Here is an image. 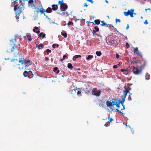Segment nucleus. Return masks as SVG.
Listing matches in <instances>:
<instances>
[{"mask_svg": "<svg viewBox=\"0 0 151 151\" xmlns=\"http://www.w3.org/2000/svg\"><path fill=\"white\" fill-rule=\"evenodd\" d=\"M24 2V0H19V6L18 7V4L15 5L14 7V10L15 11L16 18L18 19L20 14L24 9V6L22 4Z\"/></svg>", "mask_w": 151, "mask_h": 151, "instance_id": "obj_1", "label": "nucleus"}, {"mask_svg": "<svg viewBox=\"0 0 151 151\" xmlns=\"http://www.w3.org/2000/svg\"><path fill=\"white\" fill-rule=\"evenodd\" d=\"M131 89V88L130 87H128L127 88H125L124 90L123 91V95L121 97V101L119 99V101L122 105L123 108L120 109L121 111H122L123 110L125 109V108L124 106V103L125 101V99L126 97V96L127 95V93H129V91Z\"/></svg>", "mask_w": 151, "mask_h": 151, "instance_id": "obj_2", "label": "nucleus"}, {"mask_svg": "<svg viewBox=\"0 0 151 151\" xmlns=\"http://www.w3.org/2000/svg\"><path fill=\"white\" fill-rule=\"evenodd\" d=\"M118 99H112L110 101H106V105L107 107H109L111 109H112V107H113L115 105L117 107H119V105H120V103L119 101H118Z\"/></svg>", "mask_w": 151, "mask_h": 151, "instance_id": "obj_3", "label": "nucleus"}, {"mask_svg": "<svg viewBox=\"0 0 151 151\" xmlns=\"http://www.w3.org/2000/svg\"><path fill=\"white\" fill-rule=\"evenodd\" d=\"M11 44L8 47L7 50V52H12L13 51L14 47H17L15 46V43L16 42L15 38L12 39L10 40Z\"/></svg>", "mask_w": 151, "mask_h": 151, "instance_id": "obj_4", "label": "nucleus"}, {"mask_svg": "<svg viewBox=\"0 0 151 151\" xmlns=\"http://www.w3.org/2000/svg\"><path fill=\"white\" fill-rule=\"evenodd\" d=\"M60 4V8L62 11H65L68 8V6L63 2V0L59 1L58 5Z\"/></svg>", "mask_w": 151, "mask_h": 151, "instance_id": "obj_5", "label": "nucleus"}, {"mask_svg": "<svg viewBox=\"0 0 151 151\" xmlns=\"http://www.w3.org/2000/svg\"><path fill=\"white\" fill-rule=\"evenodd\" d=\"M23 59L24 58L23 57L20 58L19 60V62L21 63L22 65H25L26 66L27 65L29 66L31 65V63L29 60H24Z\"/></svg>", "mask_w": 151, "mask_h": 151, "instance_id": "obj_6", "label": "nucleus"}, {"mask_svg": "<svg viewBox=\"0 0 151 151\" xmlns=\"http://www.w3.org/2000/svg\"><path fill=\"white\" fill-rule=\"evenodd\" d=\"M134 10L133 9H131L130 10H128L127 12H124V14L126 16H127L130 15L132 17H133V14Z\"/></svg>", "mask_w": 151, "mask_h": 151, "instance_id": "obj_7", "label": "nucleus"}, {"mask_svg": "<svg viewBox=\"0 0 151 151\" xmlns=\"http://www.w3.org/2000/svg\"><path fill=\"white\" fill-rule=\"evenodd\" d=\"M133 69V73L136 75H138L141 74L142 73V69H139L137 67H134Z\"/></svg>", "mask_w": 151, "mask_h": 151, "instance_id": "obj_8", "label": "nucleus"}, {"mask_svg": "<svg viewBox=\"0 0 151 151\" xmlns=\"http://www.w3.org/2000/svg\"><path fill=\"white\" fill-rule=\"evenodd\" d=\"M101 93V91L100 90H98L96 88L93 89V91L92 93V94L96 96H99Z\"/></svg>", "mask_w": 151, "mask_h": 151, "instance_id": "obj_9", "label": "nucleus"}, {"mask_svg": "<svg viewBox=\"0 0 151 151\" xmlns=\"http://www.w3.org/2000/svg\"><path fill=\"white\" fill-rule=\"evenodd\" d=\"M115 42H116V40L114 41L113 39H110L107 42L109 45H115L116 44H115Z\"/></svg>", "mask_w": 151, "mask_h": 151, "instance_id": "obj_10", "label": "nucleus"}, {"mask_svg": "<svg viewBox=\"0 0 151 151\" xmlns=\"http://www.w3.org/2000/svg\"><path fill=\"white\" fill-rule=\"evenodd\" d=\"M133 49H134V52L138 55H140L141 53L139 52V51L138 50V48L137 47L134 48L133 47Z\"/></svg>", "mask_w": 151, "mask_h": 151, "instance_id": "obj_11", "label": "nucleus"}, {"mask_svg": "<svg viewBox=\"0 0 151 151\" xmlns=\"http://www.w3.org/2000/svg\"><path fill=\"white\" fill-rule=\"evenodd\" d=\"M71 93L73 97L75 98L77 95L76 89L74 88L73 90H71Z\"/></svg>", "mask_w": 151, "mask_h": 151, "instance_id": "obj_12", "label": "nucleus"}, {"mask_svg": "<svg viewBox=\"0 0 151 151\" xmlns=\"http://www.w3.org/2000/svg\"><path fill=\"white\" fill-rule=\"evenodd\" d=\"M68 68L72 70H77L78 72L80 73L81 71V70L79 68H73V67H68Z\"/></svg>", "mask_w": 151, "mask_h": 151, "instance_id": "obj_13", "label": "nucleus"}, {"mask_svg": "<svg viewBox=\"0 0 151 151\" xmlns=\"http://www.w3.org/2000/svg\"><path fill=\"white\" fill-rule=\"evenodd\" d=\"M58 5L53 4L52 5V9L54 11L57 10L58 9Z\"/></svg>", "mask_w": 151, "mask_h": 151, "instance_id": "obj_14", "label": "nucleus"}, {"mask_svg": "<svg viewBox=\"0 0 151 151\" xmlns=\"http://www.w3.org/2000/svg\"><path fill=\"white\" fill-rule=\"evenodd\" d=\"M101 25L102 26H104L106 27H108V25H110L111 26V25L110 24H106L104 21H101Z\"/></svg>", "mask_w": 151, "mask_h": 151, "instance_id": "obj_15", "label": "nucleus"}, {"mask_svg": "<svg viewBox=\"0 0 151 151\" xmlns=\"http://www.w3.org/2000/svg\"><path fill=\"white\" fill-rule=\"evenodd\" d=\"M29 72L32 73V71H25L23 73V75L24 76L27 77L29 73Z\"/></svg>", "mask_w": 151, "mask_h": 151, "instance_id": "obj_16", "label": "nucleus"}, {"mask_svg": "<svg viewBox=\"0 0 151 151\" xmlns=\"http://www.w3.org/2000/svg\"><path fill=\"white\" fill-rule=\"evenodd\" d=\"M45 11L47 13H50L52 12V9L50 7H49Z\"/></svg>", "mask_w": 151, "mask_h": 151, "instance_id": "obj_17", "label": "nucleus"}, {"mask_svg": "<svg viewBox=\"0 0 151 151\" xmlns=\"http://www.w3.org/2000/svg\"><path fill=\"white\" fill-rule=\"evenodd\" d=\"M81 56L80 55H76L73 57V60L74 61L76 59V58L79 57L81 58Z\"/></svg>", "mask_w": 151, "mask_h": 151, "instance_id": "obj_18", "label": "nucleus"}, {"mask_svg": "<svg viewBox=\"0 0 151 151\" xmlns=\"http://www.w3.org/2000/svg\"><path fill=\"white\" fill-rule=\"evenodd\" d=\"M121 71L122 72H124L123 73L124 74H127L128 73V71L127 69H121Z\"/></svg>", "mask_w": 151, "mask_h": 151, "instance_id": "obj_19", "label": "nucleus"}, {"mask_svg": "<svg viewBox=\"0 0 151 151\" xmlns=\"http://www.w3.org/2000/svg\"><path fill=\"white\" fill-rule=\"evenodd\" d=\"M118 108L116 109V110L118 112H119V113L122 114V115H124L125 114L123 113V111H120L119 110V109L120 108V105H119V107H118Z\"/></svg>", "mask_w": 151, "mask_h": 151, "instance_id": "obj_20", "label": "nucleus"}, {"mask_svg": "<svg viewBox=\"0 0 151 151\" xmlns=\"http://www.w3.org/2000/svg\"><path fill=\"white\" fill-rule=\"evenodd\" d=\"M61 35L65 38L67 37V33L64 31H63L62 32Z\"/></svg>", "mask_w": 151, "mask_h": 151, "instance_id": "obj_21", "label": "nucleus"}, {"mask_svg": "<svg viewBox=\"0 0 151 151\" xmlns=\"http://www.w3.org/2000/svg\"><path fill=\"white\" fill-rule=\"evenodd\" d=\"M25 37L29 41H31L32 40L31 37L30 35H27Z\"/></svg>", "mask_w": 151, "mask_h": 151, "instance_id": "obj_22", "label": "nucleus"}, {"mask_svg": "<svg viewBox=\"0 0 151 151\" xmlns=\"http://www.w3.org/2000/svg\"><path fill=\"white\" fill-rule=\"evenodd\" d=\"M145 78L146 79H149L150 78V75L148 73L146 74L145 76Z\"/></svg>", "mask_w": 151, "mask_h": 151, "instance_id": "obj_23", "label": "nucleus"}, {"mask_svg": "<svg viewBox=\"0 0 151 151\" xmlns=\"http://www.w3.org/2000/svg\"><path fill=\"white\" fill-rule=\"evenodd\" d=\"M39 37H42L43 38H44L45 36V34H43L42 32H41L39 35Z\"/></svg>", "mask_w": 151, "mask_h": 151, "instance_id": "obj_24", "label": "nucleus"}, {"mask_svg": "<svg viewBox=\"0 0 151 151\" xmlns=\"http://www.w3.org/2000/svg\"><path fill=\"white\" fill-rule=\"evenodd\" d=\"M94 22L96 24L98 25L100 23V21L99 19H96L94 21Z\"/></svg>", "mask_w": 151, "mask_h": 151, "instance_id": "obj_25", "label": "nucleus"}, {"mask_svg": "<svg viewBox=\"0 0 151 151\" xmlns=\"http://www.w3.org/2000/svg\"><path fill=\"white\" fill-rule=\"evenodd\" d=\"M58 68L57 67H55V68H54L53 69V71L55 72H56V71H57V72L56 73H59V72H60V71L59 70H58Z\"/></svg>", "mask_w": 151, "mask_h": 151, "instance_id": "obj_26", "label": "nucleus"}, {"mask_svg": "<svg viewBox=\"0 0 151 151\" xmlns=\"http://www.w3.org/2000/svg\"><path fill=\"white\" fill-rule=\"evenodd\" d=\"M43 47L44 45L42 43H40V44H39L38 47V48L39 49H40V48H43Z\"/></svg>", "mask_w": 151, "mask_h": 151, "instance_id": "obj_27", "label": "nucleus"}, {"mask_svg": "<svg viewBox=\"0 0 151 151\" xmlns=\"http://www.w3.org/2000/svg\"><path fill=\"white\" fill-rule=\"evenodd\" d=\"M93 58V55H89L88 56V57L86 58V59L88 60H89L92 59Z\"/></svg>", "mask_w": 151, "mask_h": 151, "instance_id": "obj_28", "label": "nucleus"}, {"mask_svg": "<svg viewBox=\"0 0 151 151\" xmlns=\"http://www.w3.org/2000/svg\"><path fill=\"white\" fill-rule=\"evenodd\" d=\"M96 55L98 56H100L101 55V52L100 51H97L96 52Z\"/></svg>", "mask_w": 151, "mask_h": 151, "instance_id": "obj_29", "label": "nucleus"}, {"mask_svg": "<svg viewBox=\"0 0 151 151\" xmlns=\"http://www.w3.org/2000/svg\"><path fill=\"white\" fill-rule=\"evenodd\" d=\"M86 91L88 93H92H92L93 91V89H89L88 90H87Z\"/></svg>", "mask_w": 151, "mask_h": 151, "instance_id": "obj_30", "label": "nucleus"}, {"mask_svg": "<svg viewBox=\"0 0 151 151\" xmlns=\"http://www.w3.org/2000/svg\"><path fill=\"white\" fill-rule=\"evenodd\" d=\"M28 4H33L34 2L33 0H28Z\"/></svg>", "mask_w": 151, "mask_h": 151, "instance_id": "obj_31", "label": "nucleus"}, {"mask_svg": "<svg viewBox=\"0 0 151 151\" xmlns=\"http://www.w3.org/2000/svg\"><path fill=\"white\" fill-rule=\"evenodd\" d=\"M76 92L77 93V95H81V91H80L79 90H77V89H76Z\"/></svg>", "mask_w": 151, "mask_h": 151, "instance_id": "obj_32", "label": "nucleus"}, {"mask_svg": "<svg viewBox=\"0 0 151 151\" xmlns=\"http://www.w3.org/2000/svg\"><path fill=\"white\" fill-rule=\"evenodd\" d=\"M46 52L47 53V54H48L49 53H51V50L49 49H47L46 50Z\"/></svg>", "mask_w": 151, "mask_h": 151, "instance_id": "obj_33", "label": "nucleus"}, {"mask_svg": "<svg viewBox=\"0 0 151 151\" xmlns=\"http://www.w3.org/2000/svg\"><path fill=\"white\" fill-rule=\"evenodd\" d=\"M94 29H95L96 31V32H98L99 30V29L97 26H96L95 27Z\"/></svg>", "mask_w": 151, "mask_h": 151, "instance_id": "obj_34", "label": "nucleus"}, {"mask_svg": "<svg viewBox=\"0 0 151 151\" xmlns=\"http://www.w3.org/2000/svg\"><path fill=\"white\" fill-rule=\"evenodd\" d=\"M40 12L41 14L43 13L44 15L45 16V13H44L45 12V11H43L40 10Z\"/></svg>", "mask_w": 151, "mask_h": 151, "instance_id": "obj_35", "label": "nucleus"}, {"mask_svg": "<svg viewBox=\"0 0 151 151\" xmlns=\"http://www.w3.org/2000/svg\"><path fill=\"white\" fill-rule=\"evenodd\" d=\"M73 23L72 22H71V21H70V22H69L68 23V24H68V26H69V25H71V24L73 25Z\"/></svg>", "mask_w": 151, "mask_h": 151, "instance_id": "obj_36", "label": "nucleus"}, {"mask_svg": "<svg viewBox=\"0 0 151 151\" xmlns=\"http://www.w3.org/2000/svg\"><path fill=\"white\" fill-rule=\"evenodd\" d=\"M121 22V20L119 19H115V22L116 23H117V22Z\"/></svg>", "mask_w": 151, "mask_h": 151, "instance_id": "obj_37", "label": "nucleus"}, {"mask_svg": "<svg viewBox=\"0 0 151 151\" xmlns=\"http://www.w3.org/2000/svg\"><path fill=\"white\" fill-rule=\"evenodd\" d=\"M126 46L127 48H128L129 47V45L127 42L126 43Z\"/></svg>", "mask_w": 151, "mask_h": 151, "instance_id": "obj_38", "label": "nucleus"}, {"mask_svg": "<svg viewBox=\"0 0 151 151\" xmlns=\"http://www.w3.org/2000/svg\"><path fill=\"white\" fill-rule=\"evenodd\" d=\"M87 1H89L91 2V4H93V1L92 0H86Z\"/></svg>", "mask_w": 151, "mask_h": 151, "instance_id": "obj_39", "label": "nucleus"}, {"mask_svg": "<svg viewBox=\"0 0 151 151\" xmlns=\"http://www.w3.org/2000/svg\"><path fill=\"white\" fill-rule=\"evenodd\" d=\"M56 44H53L52 45V47L53 48H55L56 47Z\"/></svg>", "mask_w": 151, "mask_h": 151, "instance_id": "obj_40", "label": "nucleus"}, {"mask_svg": "<svg viewBox=\"0 0 151 151\" xmlns=\"http://www.w3.org/2000/svg\"><path fill=\"white\" fill-rule=\"evenodd\" d=\"M40 9L39 8H37V9L36 10V12H37V13H38L39 12H40Z\"/></svg>", "mask_w": 151, "mask_h": 151, "instance_id": "obj_41", "label": "nucleus"}, {"mask_svg": "<svg viewBox=\"0 0 151 151\" xmlns=\"http://www.w3.org/2000/svg\"><path fill=\"white\" fill-rule=\"evenodd\" d=\"M144 23L146 24H148V22H147V20H145L144 22Z\"/></svg>", "mask_w": 151, "mask_h": 151, "instance_id": "obj_42", "label": "nucleus"}, {"mask_svg": "<svg viewBox=\"0 0 151 151\" xmlns=\"http://www.w3.org/2000/svg\"><path fill=\"white\" fill-rule=\"evenodd\" d=\"M67 57V56L66 55H64L63 56V59H64L66 58Z\"/></svg>", "mask_w": 151, "mask_h": 151, "instance_id": "obj_43", "label": "nucleus"}, {"mask_svg": "<svg viewBox=\"0 0 151 151\" xmlns=\"http://www.w3.org/2000/svg\"><path fill=\"white\" fill-rule=\"evenodd\" d=\"M12 1H13L14 2H15V3H17L18 2V0H12Z\"/></svg>", "mask_w": 151, "mask_h": 151, "instance_id": "obj_44", "label": "nucleus"}, {"mask_svg": "<svg viewBox=\"0 0 151 151\" xmlns=\"http://www.w3.org/2000/svg\"><path fill=\"white\" fill-rule=\"evenodd\" d=\"M96 32V31L95 30H93L92 32V33L93 34V35H94V33H95Z\"/></svg>", "mask_w": 151, "mask_h": 151, "instance_id": "obj_45", "label": "nucleus"}, {"mask_svg": "<svg viewBox=\"0 0 151 151\" xmlns=\"http://www.w3.org/2000/svg\"><path fill=\"white\" fill-rule=\"evenodd\" d=\"M86 6V7H87L88 6V5L87 4V3H85L84 6Z\"/></svg>", "mask_w": 151, "mask_h": 151, "instance_id": "obj_46", "label": "nucleus"}, {"mask_svg": "<svg viewBox=\"0 0 151 151\" xmlns=\"http://www.w3.org/2000/svg\"><path fill=\"white\" fill-rule=\"evenodd\" d=\"M45 60L47 61V60H48L49 58L48 57H45Z\"/></svg>", "mask_w": 151, "mask_h": 151, "instance_id": "obj_47", "label": "nucleus"}, {"mask_svg": "<svg viewBox=\"0 0 151 151\" xmlns=\"http://www.w3.org/2000/svg\"><path fill=\"white\" fill-rule=\"evenodd\" d=\"M113 119L111 118L109 120V122H111V121H113Z\"/></svg>", "mask_w": 151, "mask_h": 151, "instance_id": "obj_48", "label": "nucleus"}, {"mask_svg": "<svg viewBox=\"0 0 151 151\" xmlns=\"http://www.w3.org/2000/svg\"><path fill=\"white\" fill-rule=\"evenodd\" d=\"M119 55L118 54H116V58H119Z\"/></svg>", "mask_w": 151, "mask_h": 151, "instance_id": "obj_49", "label": "nucleus"}, {"mask_svg": "<svg viewBox=\"0 0 151 151\" xmlns=\"http://www.w3.org/2000/svg\"><path fill=\"white\" fill-rule=\"evenodd\" d=\"M129 25L128 24H127V27H126V29L127 30L129 28Z\"/></svg>", "mask_w": 151, "mask_h": 151, "instance_id": "obj_50", "label": "nucleus"}, {"mask_svg": "<svg viewBox=\"0 0 151 151\" xmlns=\"http://www.w3.org/2000/svg\"><path fill=\"white\" fill-rule=\"evenodd\" d=\"M128 99L129 100V101H131L132 100V98H131V96L129 97H129H128Z\"/></svg>", "mask_w": 151, "mask_h": 151, "instance_id": "obj_51", "label": "nucleus"}, {"mask_svg": "<svg viewBox=\"0 0 151 151\" xmlns=\"http://www.w3.org/2000/svg\"><path fill=\"white\" fill-rule=\"evenodd\" d=\"M67 66H72V65L71 63H69L68 64Z\"/></svg>", "mask_w": 151, "mask_h": 151, "instance_id": "obj_52", "label": "nucleus"}, {"mask_svg": "<svg viewBox=\"0 0 151 151\" xmlns=\"http://www.w3.org/2000/svg\"><path fill=\"white\" fill-rule=\"evenodd\" d=\"M108 123H109V122H107L105 124V125H104L105 126H106L108 124Z\"/></svg>", "mask_w": 151, "mask_h": 151, "instance_id": "obj_53", "label": "nucleus"}, {"mask_svg": "<svg viewBox=\"0 0 151 151\" xmlns=\"http://www.w3.org/2000/svg\"><path fill=\"white\" fill-rule=\"evenodd\" d=\"M35 29L36 30H37L38 29V27H35Z\"/></svg>", "mask_w": 151, "mask_h": 151, "instance_id": "obj_54", "label": "nucleus"}, {"mask_svg": "<svg viewBox=\"0 0 151 151\" xmlns=\"http://www.w3.org/2000/svg\"><path fill=\"white\" fill-rule=\"evenodd\" d=\"M31 71L30 69H27L26 68V70L25 71Z\"/></svg>", "mask_w": 151, "mask_h": 151, "instance_id": "obj_55", "label": "nucleus"}, {"mask_svg": "<svg viewBox=\"0 0 151 151\" xmlns=\"http://www.w3.org/2000/svg\"><path fill=\"white\" fill-rule=\"evenodd\" d=\"M40 32V31H37L36 32V33H37V34H39V33Z\"/></svg>", "mask_w": 151, "mask_h": 151, "instance_id": "obj_56", "label": "nucleus"}, {"mask_svg": "<svg viewBox=\"0 0 151 151\" xmlns=\"http://www.w3.org/2000/svg\"><path fill=\"white\" fill-rule=\"evenodd\" d=\"M129 93V95L128 96L129 97L131 96L132 95V93H130V92Z\"/></svg>", "mask_w": 151, "mask_h": 151, "instance_id": "obj_57", "label": "nucleus"}, {"mask_svg": "<svg viewBox=\"0 0 151 151\" xmlns=\"http://www.w3.org/2000/svg\"><path fill=\"white\" fill-rule=\"evenodd\" d=\"M33 31L34 32H36V29H33Z\"/></svg>", "mask_w": 151, "mask_h": 151, "instance_id": "obj_58", "label": "nucleus"}, {"mask_svg": "<svg viewBox=\"0 0 151 151\" xmlns=\"http://www.w3.org/2000/svg\"><path fill=\"white\" fill-rule=\"evenodd\" d=\"M118 67H113V68L114 69L117 68Z\"/></svg>", "mask_w": 151, "mask_h": 151, "instance_id": "obj_59", "label": "nucleus"}, {"mask_svg": "<svg viewBox=\"0 0 151 151\" xmlns=\"http://www.w3.org/2000/svg\"><path fill=\"white\" fill-rule=\"evenodd\" d=\"M14 60H16V61H18V59H16H16H14V60H13V61H14Z\"/></svg>", "mask_w": 151, "mask_h": 151, "instance_id": "obj_60", "label": "nucleus"}, {"mask_svg": "<svg viewBox=\"0 0 151 151\" xmlns=\"http://www.w3.org/2000/svg\"><path fill=\"white\" fill-rule=\"evenodd\" d=\"M56 46H57V47H58L59 46V45L58 44H56Z\"/></svg>", "mask_w": 151, "mask_h": 151, "instance_id": "obj_61", "label": "nucleus"}, {"mask_svg": "<svg viewBox=\"0 0 151 151\" xmlns=\"http://www.w3.org/2000/svg\"><path fill=\"white\" fill-rule=\"evenodd\" d=\"M88 22L89 23H91L94 24V23L93 22Z\"/></svg>", "mask_w": 151, "mask_h": 151, "instance_id": "obj_62", "label": "nucleus"}, {"mask_svg": "<svg viewBox=\"0 0 151 151\" xmlns=\"http://www.w3.org/2000/svg\"><path fill=\"white\" fill-rule=\"evenodd\" d=\"M105 2H106V3H109L108 1L107 0H106V1H105Z\"/></svg>", "mask_w": 151, "mask_h": 151, "instance_id": "obj_63", "label": "nucleus"}, {"mask_svg": "<svg viewBox=\"0 0 151 151\" xmlns=\"http://www.w3.org/2000/svg\"><path fill=\"white\" fill-rule=\"evenodd\" d=\"M43 10V11H45V10L43 8H42V10Z\"/></svg>", "mask_w": 151, "mask_h": 151, "instance_id": "obj_64", "label": "nucleus"}]
</instances>
